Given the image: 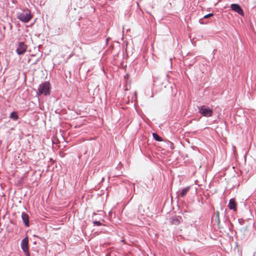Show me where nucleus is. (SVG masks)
<instances>
[{"mask_svg": "<svg viewBox=\"0 0 256 256\" xmlns=\"http://www.w3.org/2000/svg\"><path fill=\"white\" fill-rule=\"evenodd\" d=\"M20 247L26 256H30L28 248V238L25 237L21 242Z\"/></svg>", "mask_w": 256, "mask_h": 256, "instance_id": "20e7f679", "label": "nucleus"}, {"mask_svg": "<svg viewBox=\"0 0 256 256\" xmlns=\"http://www.w3.org/2000/svg\"><path fill=\"white\" fill-rule=\"evenodd\" d=\"M22 218L25 226L27 227L29 226V216L26 212H22Z\"/></svg>", "mask_w": 256, "mask_h": 256, "instance_id": "1a4fd4ad", "label": "nucleus"}, {"mask_svg": "<svg viewBox=\"0 0 256 256\" xmlns=\"http://www.w3.org/2000/svg\"><path fill=\"white\" fill-rule=\"evenodd\" d=\"M237 204L236 202L235 199L232 198L230 200L228 207L230 210H233L234 212L236 210Z\"/></svg>", "mask_w": 256, "mask_h": 256, "instance_id": "6e6552de", "label": "nucleus"}, {"mask_svg": "<svg viewBox=\"0 0 256 256\" xmlns=\"http://www.w3.org/2000/svg\"><path fill=\"white\" fill-rule=\"evenodd\" d=\"M213 16V14L210 13L206 15H205L203 18H200L199 20V22L200 24H205L208 22V21L206 20V19H208V18H210Z\"/></svg>", "mask_w": 256, "mask_h": 256, "instance_id": "9d476101", "label": "nucleus"}, {"mask_svg": "<svg viewBox=\"0 0 256 256\" xmlns=\"http://www.w3.org/2000/svg\"><path fill=\"white\" fill-rule=\"evenodd\" d=\"M134 188V184H133Z\"/></svg>", "mask_w": 256, "mask_h": 256, "instance_id": "dca6fc26", "label": "nucleus"}, {"mask_svg": "<svg viewBox=\"0 0 256 256\" xmlns=\"http://www.w3.org/2000/svg\"><path fill=\"white\" fill-rule=\"evenodd\" d=\"M152 136H153V138H154L156 140V141H158V142H161L162 141V138L161 137H160L158 134H156V133H153L152 134Z\"/></svg>", "mask_w": 256, "mask_h": 256, "instance_id": "ddd939ff", "label": "nucleus"}, {"mask_svg": "<svg viewBox=\"0 0 256 256\" xmlns=\"http://www.w3.org/2000/svg\"><path fill=\"white\" fill-rule=\"evenodd\" d=\"M38 92L40 95H49L50 94V83L46 82L40 84L38 88Z\"/></svg>", "mask_w": 256, "mask_h": 256, "instance_id": "f03ea898", "label": "nucleus"}, {"mask_svg": "<svg viewBox=\"0 0 256 256\" xmlns=\"http://www.w3.org/2000/svg\"><path fill=\"white\" fill-rule=\"evenodd\" d=\"M230 8L232 10L241 16H244V13L243 10L241 8L240 5L238 4H231Z\"/></svg>", "mask_w": 256, "mask_h": 256, "instance_id": "423d86ee", "label": "nucleus"}, {"mask_svg": "<svg viewBox=\"0 0 256 256\" xmlns=\"http://www.w3.org/2000/svg\"><path fill=\"white\" fill-rule=\"evenodd\" d=\"M94 226H100L102 225V224L100 222V221L94 220L92 222Z\"/></svg>", "mask_w": 256, "mask_h": 256, "instance_id": "4468645a", "label": "nucleus"}, {"mask_svg": "<svg viewBox=\"0 0 256 256\" xmlns=\"http://www.w3.org/2000/svg\"><path fill=\"white\" fill-rule=\"evenodd\" d=\"M190 186H187L186 187L182 190V191L180 192L179 196H181L182 198L184 197L186 194L188 193V192L190 191Z\"/></svg>", "mask_w": 256, "mask_h": 256, "instance_id": "9b49d317", "label": "nucleus"}, {"mask_svg": "<svg viewBox=\"0 0 256 256\" xmlns=\"http://www.w3.org/2000/svg\"><path fill=\"white\" fill-rule=\"evenodd\" d=\"M28 46L24 42H20L18 43L16 52L18 55H22L26 51Z\"/></svg>", "mask_w": 256, "mask_h": 256, "instance_id": "39448f33", "label": "nucleus"}, {"mask_svg": "<svg viewBox=\"0 0 256 256\" xmlns=\"http://www.w3.org/2000/svg\"><path fill=\"white\" fill-rule=\"evenodd\" d=\"M198 112L204 116L210 117L212 116L213 112L210 108L202 106L198 107Z\"/></svg>", "mask_w": 256, "mask_h": 256, "instance_id": "7ed1b4c3", "label": "nucleus"}, {"mask_svg": "<svg viewBox=\"0 0 256 256\" xmlns=\"http://www.w3.org/2000/svg\"><path fill=\"white\" fill-rule=\"evenodd\" d=\"M10 117L12 119L15 120H17L18 118L17 113L15 112H12L10 114Z\"/></svg>", "mask_w": 256, "mask_h": 256, "instance_id": "f8f14e48", "label": "nucleus"}, {"mask_svg": "<svg viewBox=\"0 0 256 256\" xmlns=\"http://www.w3.org/2000/svg\"><path fill=\"white\" fill-rule=\"evenodd\" d=\"M214 218H218V224H219L220 220H219V218H218V214H216L214 216L212 217V219H214Z\"/></svg>", "mask_w": 256, "mask_h": 256, "instance_id": "2eb2a0df", "label": "nucleus"}, {"mask_svg": "<svg viewBox=\"0 0 256 256\" xmlns=\"http://www.w3.org/2000/svg\"><path fill=\"white\" fill-rule=\"evenodd\" d=\"M182 220V218L180 216H175L170 218V222L172 224L178 225Z\"/></svg>", "mask_w": 256, "mask_h": 256, "instance_id": "0eeeda50", "label": "nucleus"}, {"mask_svg": "<svg viewBox=\"0 0 256 256\" xmlns=\"http://www.w3.org/2000/svg\"><path fill=\"white\" fill-rule=\"evenodd\" d=\"M32 18L31 12L28 8H26L18 14V19L23 22H28Z\"/></svg>", "mask_w": 256, "mask_h": 256, "instance_id": "f257e3e1", "label": "nucleus"}]
</instances>
